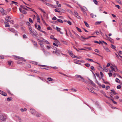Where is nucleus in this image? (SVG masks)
I'll return each instance as SVG.
<instances>
[{"label": "nucleus", "mask_w": 122, "mask_h": 122, "mask_svg": "<svg viewBox=\"0 0 122 122\" xmlns=\"http://www.w3.org/2000/svg\"><path fill=\"white\" fill-rule=\"evenodd\" d=\"M85 65L87 67H89L90 66V65L88 63H86V64H85Z\"/></svg>", "instance_id": "37998d69"}, {"label": "nucleus", "mask_w": 122, "mask_h": 122, "mask_svg": "<svg viewBox=\"0 0 122 122\" xmlns=\"http://www.w3.org/2000/svg\"><path fill=\"white\" fill-rule=\"evenodd\" d=\"M53 44L55 46H58V45L57 44H56L55 43H53Z\"/></svg>", "instance_id": "0e129e2a"}, {"label": "nucleus", "mask_w": 122, "mask_h": 122, "mask_svg": "<svg viewBox=\"0 0 122 122\" xmlns=\"http://www.w3.org/2000/svg\"><path fill=\"white\" fill-rule=\"evenodd\" d=\"M30 112L32 114L34 115H36V114L37 112L33 108L30 109Z\"/></svg>", "instance_id": "f03ea898"}, {"label": "nucleus", "mask_w": 122, "mask_h": 122, "mask_svg": "<svg viewBox=\"0 0 122 122\" xmlns=\"http://www.w3.org/2000/svg\"><path fill=\"white\" fill-rule=\"evenodd\" d=\"M6 118V115L4 114L0 115V119L3 121H5Z\"/></svg>", "instance_id": "f257e3e1"}, {"label": "nucleus", "mask_w": 122, "mask_h": 122, "mask_svg": "<svg viewBox=\"0 0 122 122\" xmlns=\"http://www.w3.org/2000/svg\"><path fill=\"white\" fill-rule=\"evenodd\" d=\"M66 22H67L68 24L70 25H71L72 24L71 23L69 20H66Z\"/></svg>", "instance_id": "72a5a7b5"}, {"label": "nucleus", "mask_w": 122, "mask_h": 122, "mask_svg": "<svg viewBox=\"0 0 122 122\" xmlns=\"http://www.w3.org/2000/svg\"><path fill=\"white\" fill-rule=\"evenodd\" d=\"M89 80L90 82V84L92 85L93 86H95L96 85L93 82V81H92L89 78Z\"/></svg>", "instance_id": "f8f14e48"}, {"label": "nucleus", "mask_w": 122, "mask_h": 122, "mask_svg": "<svg viewBox=\"0 0 122 122\" xmlns=\"http://www.w3.org/2000/svg\"><path fill=\"white\" fill-rule=\"evenodd\" d=\"M53 52L58 56H60V53L59 52L57 51H53Z\"/></svg>", "instance_id": "4468645a"}, {"label": "nucleus", "mask_w": 122, "mask_h": 122, "mask_svg": "<svg viewBox=\"0 0 122 122\" xmlns=\"http://www.w3.org/2000/svg\"><path fill=\"white\" fill-rule=\"evenodd\" d=\"M110 67L111 70H113L114 71H115V70L114 69V68H113L112 66H111Z\"/></svg>", "instance_id": "a19ab883"}, {"label": "nucleus", "mask_w": 122, "mask_h": 122, "mask_svg": "<svg viewBox=\"0 0 122 122\" xmlns=\"http://www.w3.org/2000/svg\"><path fill=\"white\" fill-rule=\"evenodd\" d=\"M13 56L14 57V59L16 60H22L23 59L22 57H20L14 55Z\"/></svg>", "instance_id": "20e7f679"}, {"label": "nucleus", "mask_w": 122, "mask_h": 122, "mask_svg": "<svg viewBox=\"0 0 122 122\" xmlns=\"http://www.w3.org/2000/svg\"><path fill=\"white\" fill-rule=\"evenodd\" d=\"M70 36L71 37L73 38V39H75V37L74 36H73V35H72V34H71V33H70Z\"/></svg>", "instance_id": "79ce46f5"}, {"label": "nucleus", "mask_w": 122, "mask_h": 122, "mask_svg": "<svg viewBox=\"0 0 122 122\" xmlns=\"http://www.w3.org/2000/svg\"><path fill=\"white\" fill-rule=\"evenodd\" d=\"M42 51L46 55V56H47V55L49 54V52H47V51H46L44 49H43Z\"/></svg>", "instance_id": "9b49d317"}, {"label": "nucleus", "mask_w": 122, "mask_h": 122, "mask_svg": "<svg viewBox=\"0 0 122 122\" xmlns=\"http://www.w3.org/2000/svg\"><path fill=\"white\" fill-rule=\"evenodd\" d=\"M26 25H30V24L29 22H27L26 23Z\"/></svg>", "instance_id": "774afa93"}, {"label": "nucleus", "mask_w": 122, "mask_h": 122, "mask_svg": "<svg viewBox=\"0 0 122 122\" xmlns=\"http://www.w3.org/2000/svg\"><path fill=\"white\" fill-rule=\"evenodd\" d=\"M87 89L90 92L92 93H94V92L91 89H89V88H87Z\"/></svg>", "instance_id": "c756f323"}, {"label": "nucleus", "mask_w": 122, "mask_h": 122, "mask_svg": "<svg viewBox=\"0 0 122 122\" xmlns=\"http://www.w3.org/2000/svg\"><path fill=\"white\" fill-rule=\"evenodd\" d=\"M14 27L16 28H18L19 27V26L17 25H14Z\"/></svg>", "instance_id": "58836bf2"}, {"label": "nucleus", "mask_w": 122, "mask_h": 122, "mask_svg": "<svg viewBox=\"0 0 122 122\" xmlns=\"http://www.w3.org/2000/svg\"><path fill=\"white\" fill-rule=\"evenodd\" d=\"M41 38L42 39H43V40H40L39 39H37V40L38 41H39V42H42L44 41V40H43V39H44L43 38Z\"/></svg>", "instance_id": "4c0bfd02"}, {"label": "nucleus", "mask_w": 122, "mask_h": 122, "mask_svg": "<svg viewBox=\"0 0 122 122\" xmlns=\"http://www.w3.org/2000/svg\"><path fill=\"white\" fill-rule=\"evenodd\" d=\"M0 11L3 15H6L7 14L5 12L4 10L2 8L0 7Z\"/></svg>", "instance_id": "0eeeda50"}, {"label": "nucleus", "mask_w": 122, "mask_h": 122, "mask_svg": "<svg viewBox=\"0 0 122 122\" xmlns=\"http://www.w3.org/2000/svg\"><path fill=\"white\" fill-rule=\"evenodd\" d=\"M90 15L92 18H94L95 17L94 16V15L93 13H91Z\"/></svg>", "instance_id": "49530a36"}, {"label": "nucleus", "mask_w": 122, "mask_h": 122, "mask_svg": "<svg viewBox=\"0 0 122 122\" xmlns=\"http://www.w3.org/2000/svg\"><path fill=\"white\" fill-rule=\"evenodd\" d=\"M0 94L4 96H6L7 95V93L2 91H1V93Z\"/></svg>", "instance_id": "f3484780"}, {"label": "nucleus", "mask_w": 122, "mask_h": 122, "mask_svg": "<svg viewBox=\"0 0 122 122\" xmlns=\"http://www.w3.org/2000/svg\"><path fill=\"white\" fill-rule=\"evenodd\" d=\"M110 91H112V92H110L111 95H113L114 94H116V92L114 90H111Z\"/></svg>", "instance_id": "dca6fc26"}, {"label": "nucleus", "mask_w": 122, "mask_h": 122, "mask_svg": "<svg viewBox=\"0 0 122 122\" xmlns=\"http://www.w3.org/2000/svg\"><path fill=\"white\" fill-rule=\"evenodd\" d=\"M16 117H17V118H18L20 122L21 121V119L18 116H15Z\"/></svg>", "instance_id": "09e8293b"}, {"label": "nucleus", "mask_w": 122, "mask_h": 122, "mask_svg": "<svg viewBox=\"0 0 122 122\" xmlns=\"http://www.w3.org/2000/svg\"><path fill=\"white\" fill-rule=\"evenodd\" d=\"M7 100L8 101H10L11 100V99L10 97H8L7 98Z\"/></svg>", "instance_id": "680f3d73"}, {"label": "nucleus", "mask_w": 122, "mask_h": 122, "mask_svg": "<svg viewBox=\"0 0 122 122\" xmlns=\"http://www.w3.org/2000/svg\"><path fill=\"white\" fill-rule=\"evenodd\" d=\"M70 56H71L72 58H75L76 57V56L74 55L73 54V55H71Z\"/></svg>", "instance_id": "69168bd1"}, {"label": "nucleus", "mask_w": 122, "mask_h": 122, "mask_svg": "<svg viewBox=\"0 0 122 122\" xmlns=\"http://www.w3.org/2000/svg\"><path fill=\"white\" fill-rule=\"evenodd\" d=\"M114 67V68H115V70H116L117 71H119L118 69H117V67L116 66H115Z\"/></svg>", "instance_id": "864d4df0"}, {"label": "nucleus", "mask_w": 122, "mask_h": 122, "mask_svg": "<svg viewBox=\"0 0 122 122\" xmlns=\"http://www.w3.org/2000/svg\"><path fill=\"white\" fill-rule=\"evenodd\" d=\"M26 7L29 8V9H30V8H29L26 6H24L23 5V14H25L26 13V11L24 10L25 9L26 10H27V9Z\"/></svg>", "instance_id": "423d86ee"}, {"label": "nucleus", "mask_w": 122, "mask_h": 122, "mask_svg": "<svg viewBox=\"0 0 122 122\" xmlns=\"http://www.w3.org/2000/svg\"><path fill=\"white\" fill-rule=\"evenodd\" d=\"M102 21H97L95 23V24L96 25H99L100 23H101L102 22Z\"/></svg>", "instance_id": "473e14b6"}, {"label": "nucleus", "mask_w": 122, "mask_h": 122, "mask_svg": "<svg viewBox=\"0 0 122 122\" xmlns=\"http://www.w3.org/2000/svg\"><path fill=\"white\" fill-rule=\"evenodd\" d=\"M43 2L46 5H47L49 6H50H50L51 4L49 3H47L45 1H44Z\"/></svg>", "instance_id": "4be33fe9"}, {"label": "nucleus", "mask_w": 122, "mask_h": 122, "mask_svg": "<svg viewBox=\"0 0 122 122\" xmlns=\"http://www.w3.org/2000/svg\"><path fill=\"white\" fill-rule=\"evenodd\" d=\"M30 34L32 35L35 38H36L37 36V35H38L36 31V33H35L33 31H31L30 32Z\"/></svg>", "instance_id": "7ed1b4c3"}, {"label": "nucleus", "mask_w": 122, "mask_h": 122, "mask_svg": "<svg viewBox=\"0 0 122 122\" xmlns=\"http://www.w3.org/2000/svg\"><path fill=\"white\" fill-rule=\"evenodd\" d=\"M28 38L25 35H23V39H26Z\"/></svg>", "instance_id": "603ef678"}, {"label": "nucleus", "mask_w": 122, "mask_h": 122, "mask_svg": "<svg viewBox=\"0 0 122 122\" xmlns=\"http://www.w3.org/2000/svg\"><path fill=\"white\" fill-rule=\"evenodd\" d=\"M29 21L31 23H33L32 20L31 18H29Z\"/></svg>", "instance_id": "6e6d98bb"}, {"label": "nucleus", "mask_w": 122, "mask_h": 122, "mask_svg": "<svg viewBox=\"0 0 122 122\" xmlns=\"http://www.w3.org/2000/svg\"><path fill=\"white\" fill-rule=\"evenodd\" d=\"M77 61L78 62H82V63H84L85 62L83 60L80 61V60H75V61Z\"/></svg>", "instance_id": "c85d7f7f"}, {"label": "nucleus", "mask_w": 122, "mask_h": 122, "mask_svg": "<svg viewBox=\"0 0 122 122\" xmlns=\"http://www.w3.org/2000/svg\"><path fill=\"white\" fill-rule=\"evenodd\" d=\"M36 116L37 117H39L41 115L39 113L37 112L36 114Z\"/></svg>", "instance_id": "f704fd0d"}, {"label": "nucleus", "mask_w": 122, "mask_h": 122, "mask_svg": "<svg viewBox=\"0 0 122 122\" xmlns=\"http://www.w3.org/2000/svg\"><path fill=\"white\" fill-rule=\"evenodd\" d=\"M29 29L30 30V32H31V31H32V28L30 26L29 27Z\"/></svg>", "instance_id": "8fccbe9b"}, {"label": "nucleus", "mask_w": 122, "mask_h": 122, "mask_svg": "<svg viewBox=\"0 0 122 122\" xmlns=\"http://www.w3.org/2000/svg\"><path fill=\"white\" fill-rule=\"evenodd\" d=\"M108 39H109V41H111V42H113V40H112L111 38L110 37H109Z\"/></svg>", "instance_id": "13d9d810"}, {"label": "nucleus", "mask_w": 122, "mask_h": 122, "mask_svg": "<svg viewBox=\"0 0 122 122\" xmlns=\"http://www.w3.org/2000/svg\"><path fill=\"white\" fill-rule=\"evenodd\" d=\"M57 21L60 23H62L63 22V21L61 20L60 19H57Z\"/></svg>", "instance_id": "5701e85b"}, {"label": "nucleus", "mask_w": 122, "mask_h": 122, "mask_svg": "<svg viewBox=\"0 0 122 122\" xmlns=\"http://www.w3.org/2000/svg\"><path fill=\"white\" fill-rule=\"evenodd\" d=\"M56 29L57 30L60 32V33L61 34H63V32H62L61 31H60L61 30V29L57 27V26H56Z\"/></svg>", "instance_id": "6e6552de"}, {"label": "nucleus", "mask_w": 122, "mask_h": 122, "mask_svg": "<svg viewBox=\"0 0 122 122\" xmlns=\"http://www.w3.org/2000/svg\"><path fill=\"white\" fill-rule=\"evenodd\" d=\"M75 76L77 77L76 78V79L80 78L82 79L83 80H84V78L82 77L81 75H75Z\"/></svg>", "instance_id": "2eb2a0df"}, {"label": "nucleus", "mask_w": 122, "mask_h": 122, "mask_svg": "<svg viewBox=\"0 0 122 122\" xmlns=\"http://www.w3.org/2000/svg\"><path fill=\"white\" fill-rule=\"evenodd\" d=\"M68 52L70 56L71 55H73V53L71 51H69Z\"/></svg>", "instance_id": "ea45409f"}, {"label": "nucleus", "mask_w": 122, "mask_h": 122, "mask_svg": "<svg viewBox=\"0 0 122 122\" xmlns=\"http://www.w3.org/2000/svg\"><path fill=\"white\" fill-rule=\"evenodd\" d=\"M116 82L117 83H119L120 82V80L118 78H116L115 80Z\"/></svg>", "instance_id": "7c9ffc66"}, {"label": "nucleus", "mask_w": 122, "mask_h": 122, "mask_svg": "<svg viewBox=\"0 0 122 122\" xmlns=\"http://www.w3.org/2000/svg\"><path fill=\"white\" fill-rule=\"evenodd\" d=\"M81 10L83 12L84 11H86L87 10L85 6H83V7H82L81 6Z\"/></svg>", "instance_id": "1a4fd4ad"}, {"label": "nucleus", "mask_w": 122, "mask_h": 122, "mask_svg": "<svg viewBox=\"0 0 122 122\" xmlns=\"http://www.w3.org/2000/svg\"><path fill=\"white\" fill-rule=\"evenodd\" d=\"M76 28L77 29V30L78 31H79L80 32H82V31H81V30L80 28H78L77 27H76Z\"/></svg>", "instance_id": "bb28decb"}, {"label": "nucleus", "mask_w": 122, "mask_h": 122, "mask_svg": "<svg viewBox=\"0 0 122 122\" xmlns=\"http://www.w3.org/2000/svg\"><path fill=\"white\" fill-rule=\"evenodd\" d=\"M121 87V86L120 85H118L117 86V89H120Z\"/></svg>", "instance_id": "de8ad7c7"}, {"label": "nucleus", "mask_w": 122, "mask_h": 122, "mask_svg": "<svg viewBox=\"0 0 122 122\" xmlns=\"http://www.w3.org/2000/svg\"><path fill=\"white\" fill-rule=\"evenodd\" d=\"M31 41L32 42L33 44L36 47H37V43L35 41H33L32 40H31Z\"/></svg>", "instance_id": "9d476101"}, {"label": "nucleus", "mask_w": 122, "mask_h": 122, "mask_svg": "<svg viewBox=\"0 0 122 122\" xmlns=\"http://www.w3.org/2000/svg\"><path fill=\"white\" fill-rule=\"evenodd\" d=\"M84 23H85V25L87 27H88V28H89L90 27L89 24L87 22H86V21H84Z\"/></svg>", "instance_id": "aec40b11"}, {"label": "nucleus", "mask_w": 122, "mask_h": 122, "mask_svg": "<svg viewBox=\"0 0 122 122\" xmlns=\"http://www.w3.org/2000/svg\"><path fill=\"white\" fill-rule=\"evenodd\" d=\"M52 8H56V7H55V6L54 5L51 4L50 6Z\"/></svg>", "instance_id": "3c124183"}, {"label": "nucleus", "mask_w": 122, "mask_h": 122, "mask_svg": "<svg viewBox=\"0 0 122 122\" xmlns=\"http://www.w3.org/2000/svg\"><path fill=\"white\" fill-rule=\"evenodd\" d=\"M108 75L109 77L111 76L112 75V73L111 72H110L108 73Z\"/></svg>", "instance_id": "bf43d9fd"}, {"label": "nucleus", "mask_w": 122, "mask_h": 122, "mask_svg": "<svg viewBox=\"0 0 122 122\" xmlns=\"http://www.w3.org/2000/svg\"><path fill=\"white\" fill-rule=\"evenodd\" d=\"M19 9L20 12L22 13L23 12V10H22L23 6L22 5H20V7L19 8Z\"/></svg>", "instance_id": "a211bd4d"}, {"label": "nucleus", "mask_w": 122, "mask_h": 122, "mask_svg": "<svg viewBox=\"0 0 122 122\" xmlns=\"http://www.w3.org/2000/svg\"><path fill=\"white\" fill-rule=\"evenodd\" d=\"M56 18L55 16L54 17L52 18V20H56Z\"/></svg>", "instance_id": "338daca9"}, {"label": "nucleus", "mask_w": 122, "mask_h": 122, "mask_svg": "<svg viewBox=\"0 0 122 122\" xmlns=\"http://www.w3.org/2000/svg\"><path fill=\"white\" fill-rule=\"evenodd\" d=\"M12 61H8V64L10 66L11 65V63L12 62Z\"/></svg>", "instance_id": "a18cd8bd"}, {"label": "nucleus", "mask_w": 122, "mask_h": 122, "mask_svg": "<svg viewBox=\"0 0 122 122\" xmlns=\"http://www.w3.org/2000/svg\"><path fill=\"white\" fill-rule=\"evenodd\" d=\"M74 15L76 17H77L78 15V14L77 13L76 11H74Z\"/></svg>", "instance_id": "393cba45"}, {"label": "nucleus", "mask_w": 122, "mask_h": 122, "mask_svg": "<svg viewBox=\"0 0 122 122\" xmlns=\"http://www.w3.org/2000/svg\"><path fill=\"white\" fill-rule=\"evenodd\" d=\"M104 48L105 50L107 51L108 52H110V50L107 47L104 46Z\"/></svg>", "instance_id": "6ab92c4d"}, {"label": "nucleus", "mask_w": 122, "mask_h": 122, "mask_svg": "<svg viewBox=\"0 0 122 122\" xmlns=\"http://www.w3.org/2000/svg\"><path fill=\"white\" fill-rule=\"evenodd\" d=\"M12 2L13 3V4H15L17 5V4H18V3L16 2H15V1H12Z\"/></svg>", "instance_id": "e2e57ef3"}, {"label": "nucleus", "mask_w": 122, "mask_h": 122, "mask_svg": "<svg viewBox=\"0 0 122 122\" xmlns=\"http://www.w3.org/2000/svg\"><path fill=\"white\" fill-rule=\"evenodd\" d=\"M86 59L88 61H89L92 62L93 61V60L91 59H90L88 58H87Z\"/></svg>", "instance_id": "c03bdc74"}, {"label": "nucleus", "mask_w": 122, "mask_h": 122, "mask_svg": "<svg viewBox=\"0 0 122 122\" xmlns=\"http://www.w3.org/2000/svg\"><path fill=\"white\" fill-rule=\"evenodd\" d=\"M91 69L92 70L94 71L95 70L94 67L93 66H92L90 67Z\"/></svg>", "instance_id": "4d7b16f0"}, {"label": "nucleus", "mask_w": 122, "mask_h": 122, "mask_svg": "<svg viewBox=\"0 0 122 122\" xmlns=\"http://www.w3.org/2000/svg\"><path fill=\"white\" fill-rule=\"evenodd\" d=\"M40 66H41L44 67V68H41L42 69H45L46 70H48L49 69V68L47 67V66L44 65H39Z\"/></svg>", "instance_id": "39448f33"}, {"label": "nucleus", "mask_w": 122, "mask_h": 122, "mask_svg": "<svg viewBox=\"0 0 122 122\" xmlns=\"http://www.w3.org/2000/svg\"><path fill=\"white\" fill-rule=\"evenodd\" d=\"M37 24L36 23V24L35 25V27L37 29L39 30L41 29V27L40 25H38V27H37V26L36 25Z\"/></svg>", "instance_id": "ddd939ff"}, {"label": "nucleus", "mask_w": 122, "mask_h": 122, "mask_svg": "<svg viewBox=\"0 0 122 122\" xmlns=\"http://www.w3.org/2000/svg\"><path fill=\"white\" fill-rule=\"evenodd\" d=\"M115 6L116 7H117L118 9H121V7L119 6L118 5H115Z\"/></svg>", "instance_id": "e433bc0d"}, {"label": "nucleus", "mask_w": 122, "mask_h": 122, "mask_svg": "<svg viewBox=\"0 0 122 122\" xmlns=\"http://www.w3.org/2000/svg\"><path fill=\"white\" fill-rule=\"evenodd\" d=\"M43 40H44L43 42H44L45 43H46L48 44H50L49 43V42L48 41H47L44 39H43Z\"/></svg>", "instance_id": "b1692460"}, {"label": "nucleus", "mask_w": 122, "mask_h": 122, "mask_svg": "<svg viewBox=\"0 0 122 122\" xmlns=\"http://www.w3.org/2000/svg\"><path fill=\"white\" fill-rule=\"evenodd\" d=\"M93 2H94V3L96 5H97V0H94Z\"/></svg>", "instance_id": "5fc2aeb1"}, {"label": "nucleus", "mask_w": 122, "mask_h": 122, "mask_svg": "<svg viewBox=\"0 0 122 122\" xmlns=\"http://www.w3.org/2000/svg\"><path fill=\"white\" fill-rule=\"evenodd\" d=\"M47 79L49 81H52L53 80V79L51 77H48L47 78Z\"/></svg>", "instance_id": "cd10ccee"}, {"label": "nucleus", "mask_w": 122, "mask_h": 122, "mask_svg": "<svg viewBox=\"0 0 122 122\" xmlns=\"http://www.w3.org/2000/svg\"><path fill=\"white\" fill-rule=\"evenodd\" d=\"M55 42L56 44H58L59 43V41L57 39V40H55Z\"/></svg>", "instance_id": "052dcab7"}, {"label": "nucleus", "mask_w": 122, "mask_h": 122, "mask_svg": "<svg viewBox=\"0 0 122 122\" xmlns=\"http://www.w3.org/2000/svg\"><path fill=\"white\" fill-rule=\"evenodd\" d=\"M111 48H112V49H114L116 50L115 48H116V47L115 46L113 45L112 44L111 45Z\"/></svg>", "instance_id": "a878e982"}, {"label": "nucleus", "mask_w": 122, "mask_h": 122, "mask_svg": "<svg viewBox=\"0 0 122 122\" xmlns=\"http://www.w3.org/2000/svg\"><path fill=\"white\" fill-rule=\"evenodd\" d=\"M111 100L115 104H117V103L112 98H111Z\"/></svg>", "instance_id": "2f4dec72"}, {"label": "nucleus", "mask_w": 122, "mask_h": 122, "mask_svg": "<svg viewBox=\"0 0 122 122\" xmlns=\"http://www.w3.org/2000/svg\"><path fill=\"white\" fill-rule=\"evenodd\" d=\"M53 37V36H50V37L51 39H53L54 40H57V39L56 38H55L53 37Z\"/></svg>", "instance_id": "c9c22d12"}, {"label": "nucleus", "mask_w": 122, "mask_h": 122, "mask_svg": "<svg viewBox=\"0 0 122 122\" xmlns=\"http://www.w3.org/2000/svg\"><path fill=\"white\" fill-rule=\"evenodd\" d=\"M9 30L10 31L14 33V32H15V31H16L13 29L12 28H10Z\"/></svg>", "instance_id": "412c9836"}]
</instances>
